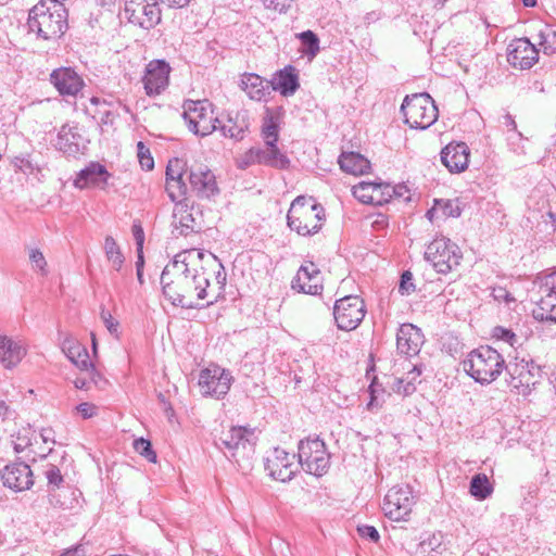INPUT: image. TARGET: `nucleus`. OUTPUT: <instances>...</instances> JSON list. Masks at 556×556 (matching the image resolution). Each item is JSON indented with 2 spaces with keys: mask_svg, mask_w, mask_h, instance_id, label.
<instances>
[{
  "mask_svg": "<svg viewBox=\"0 0 556 556\" xmlns=\"http://www.w3.org/2000/svg\"><path fill=\"white\" fill-rule=\"evenodd\" d=\"M45 476L48 480V483L53 486H60L63 482V477L61 475L60 469L55 465H48Z\"/></svg>",
  "mask_w": 556,
  "mask_h": 556,
  "instance_id": "obj_54",
  "label": "nucleus"
},
{
  "mask_svg": "<svg viewBox=\"0 0 556 556\" xmlns=\"http://www.w3.org/2000/svg\"><path fill=\"white\" fill-rule=\"evenodd\" d=\"M375 181H361L356 186L352 188L353 195L362 203L368 204V201H366V198L362 197V193L365 195L371 194V188L367 187H374Z\"/></svg>",
  "mask_w": 556,
  "mask_h": 556,
  "instance_id": "obj_52",
  "label": "nucleus"
},
{
  "mask_svg": "<svg viewBox=\"0 0 556 556\" xmlns=\"http://www.w3.org/2000/svg\"><path fill=\"white\" fill-rule=\"evenodd\" d=\"M101 319L103 324L105 325L108 331L114 336L116 339L119 338V323L114 319V317L111 315L109 311L102 309L101 311Z\"/></svg>",
  "mask_w": 556,
  "mask_h": 556,
  "instance_id": "obj_51",
  "label": "nucleus"
},
{
  "mask_svg": "<svg viewBox=\"0 0 556 556\" xmlns=\"http://www.w3.org/2000/svg\"><path fill=\"white\" fill-rule=\"evenodd\" d=\"M339 164L343 172L352 175H364L370 169V163L359 153L344 152L339 157Z\"/></svg>",
  "mask_w": 556,
  "mask_h": 556,
  "instance_id": "obj_32",
  "label": "nucleus"
},
{
  "mask_svg": "<svg viewBox=\"0 0 556 556\" xmlns=\"http://www.w3.org/2000/svg\"><path fill=\"white\" fill-rule=\"evenodd\" d=\"M415 290V286L413 283V275L410 271H404L401 276L399 292L401 294H409Z\"/></svg>",
  "mask_w": 556,
  "mask_h": 556,
  "instance_id": "obj_55",
  "label": "nucleus"
},
{
  "mask_svg": "<svg viewBox=\"0 0 556 556\" xmlns=\"http://www.w3.org/2000/svg\"><path fill=\"white\" fill-rule=\"evenodd\" d=\"M401 111L410 128L427 129L438 119V108L427 93L406 96Z\"/></svg>",
  "mask_w": 556,
  "mask_h": 556,
  "instance_id": "obj_6",
  "label": "nucleus"
},
{
  "mask_svg": "<svg viewBox=\"0 0 556 556\" xmlns=\"http://www.w3.org/2000/svg\"><path fill=\"white\" fill-rule=\"evenodd\" d=\"M185 166L180 159L170 160L166 167V179H182Z\"/></svg>",
  "mask_w": 556,
  "mask_h": 556,
  "instance_id": "obj_47",
  "label": "nucleus"
},
{
  "mask_svg": "<svg viewBox=\"0 0 556 556\" xmlns=\"http://www.w3.org/2000/svg\"><path fill=\"white\" fill-rule=\"evenodd\" d=\"M416 498L409 485H395L384 496L382 509L393 521L406 520L410 515Z\"/></svg>",
  "mask_w": 556,
  "mask_h": 556,
  "instance_id": "obj_12",
  "label": "nucleus"
},
{
  "mask_svg": "<svg viewBox=\"0 0 556 556\" xmlns=\"http://www.w3.org/2000/svg\"><path fill=\"white\" fill-rule=\"evenodd\" d=\"M30 434V429H24L17 433L16 439L13 441V448L16 453H22L31 446Z\"/></svg>",
  "mask_w": 556,
  "mask_h": 556,
  "instance_id": "obj_48",
  "label": "nucleus"
},
{
  "mask_svg": "<svg viewBox=\"0 0 556 556\" xmlns=\"http://www.w3.org/2000/svg\"><path fill=\"white\" fill-rule=\"evenodd\" d=\"M254 433L244 427H231L222 433L216 446L229 459H232L240 467L249 464L254 454Z\"/></svg>",
  "mask_w": 556,
  "mask_h": 556,
  "instance_id": "obj_5",
  "label": "nucleus"
},
{
  "mask_svg": "<svg viewBox=\"0 0 556 556\" xmlns=\"http://www.w3.org/2000/svg\"><path fill=\"white\" fill-rule=\"evenodd\" d=\"M224 137H229L236 140L243 139L245 131L248 130V125L244 121L238 123L232 118H229L226 124H223L219 127Z\"/></svg>",
  "mask_w": 556,
  "mask_h": 556,
  "instance_id": "obj_42",
  "label": "nucleus"
},
{
  "mask_svg": "<svg viewBox=\"0 0 556 556\" xmlns=\"http://www.w3.org/2000/svg\"><path fill=\"white\" fill-rule=\"evenodd\" d=\"M280 116L278 113L266 110L261 127V136L264 143H277L279 140Z\"/></svg>",
  "mask_w": 556,
  "mask_h": 556,
  "instance_id": "obj_33",
  "label": "nucleus"
},
{
  "mask_svg": "<svg viewBox=\"0 0 556 556\" xmlns=\"http://www.w3.org/2000/svg\"><path fill=\"white\" fill-rule=\"evenodd\" d=\"M371 188V194L365 195L366 201H368V204L372 205H383L384 203H388L394 194L393 186L386 182H374V187ZM362 197L364 198V194L362 193Z\"/></svg>",
  "mask_w": 556,
  "mask_h": 556,
  "instance_id": "obj_38",
  "label": "nucleus"
},
{
  "mask_svg": "<svg viewBox=\"0 0 556 556\" xmlns=\"http://www.w3.org/2000/svg\"><path fill=\"white\" fill-rule=\"evenodd\" d=\"M198 213V211H194L193 207H189L185 203H176L173 212V227L182 236L201 230V222L195 216Z\"/></svg>",
  "mask_w": 556,
  "mask_h": 556,
  "instance_id": "obj_25",
  "label": "nucleus"
},
{
  "mask_svg": "<svg viewBox=\"0 0 556 556\" xmlns=\"http://www.w3.org/2000/svg\"><path fill=\"white\" fill-rule=\"evenodd\" d=\"M29 261H30L34 269H37L42 275L47 274V269H46L47 261L40 250L31 249L29 251Z\"/></svg>",
  "mask_w": 556,
  "mask_h": 556,
  "instance_id": "obj_50",
  "label": "nucleus"
},
{
  "mask_svg": "<svg viewBox=\"0 0 556 556\" xmlns=\"http://www.w3.org/2000/svg\"><path fill=\"white\" fill-rule=\"evenodd\" d=\"M134 448L138 454L147 458L149 462H156V454L153 451L151 442L149 440H146L143 438L136 439L134 441Z\"/></svg>",
  "mask_w": 556,
  "mask_h": 556,
  "instance_id": "obj_44",
  "label": "nucleus"
},
{
  "mask_svg": "<svg viewBox=\"0 0 556 556\" xmlns=\"http://www.w3.org/2000/svg\"><path fill=\"white\" fill-rule=\"evenodd\" d=\"M470 150L463 141H453L441 151V162L450 173L458 174L467 169Z\"/></svg>",
  "mask_w": 556,
  "mask_h": 556,
  "instance_id": "obj_21",
  "label": "nucleus"
},
{
  "mask_svg": "<svg viewBox=\"0 0 556 556\" xmlns=\"http://www.w3.org/2000/svg\"><path fill=\"white\" fill-rule=\"evenodd\" d=\"M166 191L172 201H177L187 193L184 179H166Z\"/></svg>",
  "mask_w": 556,
  "mask_h": 556,
  "instance_id": "obj_43",
  "label": "nucleus"
},
{
  "mask_svg": "<svg viewBox=\"0 0 556 556\" xmlns=\"http://www.w3.org/2000/svg\"><path fill=\"white\" fill-rule=\"evenodd\" d=\"M125 15L129 23L150 29L161 21V10L156 0H127Z\"/></svg>",
  "mask_w": 556,
  "mask_h": 556,
  "instance_id": "obj_15",
  "label": "nucleus"
},
{
  "mask_svg": "<svg viewBox=\"0 0 556 556\" xmlns=\"http://www.w3.org/2000/svg\"><path fill=\"white\" fill-rule=\"evenodd\" d=\"M422 370V365H413L412 369L408 370L405 380L412 381L416 386V381L421 376Z\"/></svg>",
  "mask_w": 556,
  "mask_h": 556,
  "instance_id": "obj_60",
  "label": "nucleus"
},
{
  "mask_svg": "<svg viewBox=\"0 0 556 556\" xmlns=\"http://www.w3.org/2000/svg\"><path fill=\"white\" fill-rule=\"evenodd\" d=\"M103 249L106 260L109 261L111 266L115 270L119 271L124 265L125 257L121 251L119 245L112 236L105 237Z\"/></svg>",
  "mask_w": 556,
  "mask_h": 556,
  "instance_id": "obj_40",
  "label": "nucleus"
},
{
  "mask_svg": "<svg viewBox=\"0 0 556 556\" xmlns=\"http://www.w3.org/2000/svg\"><path fill=\"white\" fill-rule=\"evenodd\" d=\"M299 464L306 472L316 477L325 475L330 465V455L319 438L301 440L298 447Z\"/></svg>",
  "mask_w": 556,
  "mask_h": 556,
  "instance_id": "obj_9",
  "label": "nucleus"
},
{
  "mask_svg": "<svg viewBox=\"0 0 556 556\" xmlns=\"http://www.w3.org/2000/svg\"><path fill=\"white\" fill-rule=\"evenodd\" d=\"M11 163L15 172H21L26 176H35L40 180L39 175L42 172V166L31 154L16 155L12 159Z\"/></svg>",
  "mask_w": 556,
  "mask_h": 556,
  "instance_id": "obj_36",
  "label": "nucleus"
},
{
  "mask_svg": "<svg viewBox=\"0 0 556 556\" xmlns=\"http://www.w3.org/2000/svg\"><path fill=\"white\" fill-rule=\"evenodd\" d=\"M62 351L66 357L81 371L91 366L90 356L85 345L75 339H65L62 344Z\"/></svg>",
  "mask_w": 556,
  "mask_h": 556,
  "instance_id": "obj_30",
  "label": "nucleus"
},
{
  "mask_svg": "<svg viewBox=\"0 0 556 556\" xmlns=\"http://www.w3.org/2000/svg\"><path fill=\"white\" fill-rule=\"evenodd\" d=\"M79 138L75 127L63 125L58 134L56 146L65 153H76L79 150Z\"/></svg>",
  "mask_w": 556,
  "mask_h": 556,
  "instance_id": "obj_34",
  "label": "nucleus"
},
{
  "mask_svg": "<svg viewBox=\"0 0 556 556\" xmlns=\"http://www.w3.org/2000/svg\"><path fill=\"white\" fill-rule=\"evenodd\" d=\"M325 210L313 198L299 195L287 214L288 226L301 236H311L321 229Z\"/></svg>",
  "mask_w": 556,
  "mask_h": 556,
  "instance_id": "obj_4",
  "label": "nucleus"
},
{
  "mask_svg": "<svg viewBox=\"0 0 556 556\" xmlns=\"http://www.w3.org/2000/svg\"><path fill=\"white\" fill-rule=\"evenodd\" d=\"M425 258L439 274H448L460 264L463 253L459 247L446 237L433 239L427 247Z\"/></svg>",
  "mask_w": 556,
  "mask_h": 556,
  "instance_id": "obj_8",
  "label": "nucleus"
},
{
  "mask_svg": "<svg viewBox=\"0 0 556 556\" xmlns=\"http://www.w3.org/2000/svg\"><path fill=\"white\" fill-rule=\"evenodd\" d=\"M393 190H394L393 197L403 198L405 201L409 200V195H408L409 190L407 189L406 186L399 185V186L393 187Z\"/></svg>",
  "mask_w": 556,
  "mask_h": 556,
  "instance_id": "obj_63",
  "label": "nucleus"
},
{
  "mask_svg": "<svg viewBox=\"0 0 556 556\" xmlns=\"http://www.w3.org/2000/svg\"><path fill=\"white\" fill-rule=\"evenodd\" d=\"M77 412L84 417V418H91L96 415L97 407L91 403H80L77 407Z\"/></svg>",
  "mask_w": 556,
  "mask_h": 556,
  "instance_id": "obj_59",
  "label": "nucleus"
},
{
  "mask_svg": "<svg viewBox=\"0 0 556 556\" xmlns=\"http://www.w3.org/2000/svg\"><path fill=\"white\" fill-rule=\"evenodd\" d=\"M73 382L75 388L80 390H88L91 384V381L89 380V377L86 375V372L77 377Z\"/></svg>",
  "mask_w": 556,
  "mask_h": 556,
  "instance_id": "obj_61",
  "label": "nucleus"
},
{
  "mask_svg": "<svg viewBox=\"0 0 556 556\" xmlns=\"http://www.w3.org/2000/svg\"><path fill=\"white\" fill-rule=\"evenodd\" d=\"M539 279L545 281V287L548 288V290L556 289V271L539 277Z\"/></svg>",
  "mask_w": 556,
  "mask_h": 556,
  "instance_id": "obj_62",
  "label": "nucleus"
},
{
  "mask_svg": "<svg viewBox=\"0 0 556 556\" xmlns=\"http://www.w3.org/2000/svg\"><path fill=\"white\" fill-rule=\"evenodd\" d=\"M3 485L15 491L22 492L33 486V471L26 463L16 462L7 465L1 473Z\"/></svg>",
  "mask_w": 556,
  "mask_h": 556,
  "instance_id": "obj_19",
  "label": "nucleus"
},
{
  "mask_svg": "<svg viewBox=\"0 0 556 556\" xmlns=\"http://www.w3.org/2000/svg\"><path fill=\"white\" fill-rule=\"evenodd\" d=\"M295 456L283 448L275 447L266 457L265 468L275 480L290 481L298 470L294 463Z\"/></svg>",
  "mask_w": 556,
  "mask_h": 556,
  "instance_id": "obj_16",
  "label": "nucleus"
},
{
  "mask_svg": "<svg viewBox=\"0 0 556 556\" xmlns=\"http://www.w3.org/2000/svg\"><path fill=\"white\" fill-rule=\"evenodd\" d=\"M109 173L106 168L99 163H91L81 169L75 181L74 186L84 189L89 186H102L108 181Z\"/></svg>",
  "mask_w": 556,
  "mask_h": 556,
  "instance_id": "obj_28",
  "label": "nucleus"
},
{
  "mask_svg": "<svg viewBox=\"0 0 556 556\" xmlns=\"http://www.w3.org/2000/svg\"><path fill=\"white\" fill-rule=\"evenodd\" d=\"M357 532L362 538L368 539L371 542H378V540L380 538L377 529L375 527L368 526V525L358 526Z\"/></svg>",
  "mask_w": 556,
  "mask_h": 556,
  "instance_id": "obj_56",
  "label": "nucleus"
},
{
  "mask_svg": "<svg viewBox=\"0 0 556 556\" xmlns=\"http://www.w3.org/2000/svg\"><path fill=\"white\" fill-rule=\"evenodd\" d=\"M238 167L245 169L252 165H263L276 169H287L290 160L277 146V143H264L263 147H252L237 161Z\"/></svg>",
  "mask_w": 556,
  "mask_h": 556,
  "instance_id": "obj_10",
  "label": "nucleus"
},
{
  "mask_svg": "<svg viewBox=\"0 0 556 556\" xmlns=\"http://www.w3.org/2000/svg\"><path fill=\"white\" fill-rule=\"evenodd\" d=\"M25 353L26 350L20 342L0 334V362L5 368L15 367Z\"/></svg>",
  "mask_w": 556,
  "mask_h": 556,
  "instance_id": "obj_29",
  "label": "nucleus"
},
{
  "mask_svg": "<svg viewBox=\"0 0 556 556\" xmlns=\"http://www.w3.org/2000/svg\"><path fill=\"white\" fill-rule=\"evenodd\" d=\"M504 368L509 376L508 384L523 395H527L539 382L540 367L527 356H515Z\"/></svg>",
  "mask_w": 556,
  "mask_h": 556,
  "instance_id": "obj_11",
  "label": "nucleus"
},
{
  "mask_svg": "<svg viewBox=\"0 0 556 556\" xmlns=\"http://www.w3.org/2000/svg\"><path fill=\"white\" fill-rule=\"evenodd\" d=\"M462 213L457 200H435L434 205L427 212V217L433 220L434 217H458Z\"/></svg>",
  "mask_w": 556,
  "mask_h": 556,
  "instance_id": "obj_37",
  "label": "nucleus"
},
{
  "mask_svg": "<svg viewBox=\"0 0 556 556\" xmlns=\"http://www.w3.org/2000/svg\"><path fill=\"white\" fill-rule=\"evenodd\" d=\"M266 9L278 13H286L292 5L293 0H262Z\"/></svg>",
  "mask_w": 556,
  "mask_h": 556,
  "instance_id": "obj_53",
  "label": "nucleus"
},
{
  "mask_svg": "<svg viewBox=\"0 0 556 556\" xmlns=\"http://www.w3.org/2000/svg\"><path fill=\"white\" fill-rule=\"evenodd\" d=\"M182 116L188 129L197 136L205 137L218 129L219 121L214 114L213 104L207 100H187Z\"/></svg>",
  "mask_w": 556,
  "mask_h": 556,
  "instance_id": "obj_7",
  "label": "nucleus"
},
{
  "mask_svg": "<svg viewBox=\"0 0 556 556\" xmlns=\"http://www.w3.org/2000/svg\"><path fill=\"white\" fill-rule=\"evenodd\" d=\"M132 236L136 241L137 245V252H141L143 250V242H144V232L139 223H134L132 227Z\"/></svg>",
  "mask_w": 556,
  "mask_h": 556,
  "instance_id": "obj_57",
  "label": "nucleus"
},
{
  "mask_svg": "<svg viewBox=\"0 0 556 556\" xmlns=\"http://www.w3.org/2000/svg\"><path fill=\"white\" fill-rule=\"evenodd\" d=\"M50 81L62 96L76 97L84 87L83 78L71 67H60L50 74Z\"/></svg>",
  "mask_w": 556,
  "mask_h": 556,
  "instance_id": "obj_22",
  "label": "nucleus"
},
{
  "mask_svg": "<svg viewBox=\"0 0 556 556\" xmlns=\"http://www.w3.org/2000/svg\"><path fill=\"white\" fill-rule=\"evenodd\" d=\"M492 337L498 341L508 343L511 348L518 344V337L510 329L496 326L492 330Z\"/></svg>",
  "mask_w": 556,
  "mask_h": 556,
  "instance_id": "obj_45",
  "label": "nucleus"
},
{
  "mask_svg": "<svg viewBox=\"0 0 556 556\" xmlns=\"http://www.w3.org/2000/svg\"><path fill=\"white\" fill-rule=\"evenodd\" d=\"M415 390L416 386L405 378H396L392 383V391L404 396L414 393Z\"/></svg>",
  "mask_w": 556,
  "mask_h": 556,
  "instance_id": "obj_49",
  "label": "nucleus"
},
{
  "mask_svg": "<svg viewBox=\"0 0 556 556\" xmlns=\"http://www.w3.org/2000/svg\"><path fill=\"white\" fill-rule=\"evenodd\" d=\"M40 438L45 443H54L53 431L51 429H42Z\"/></svg>",
  "mask_w": 556,
  "mask_h": 556,
  "instance_id": "obj_64",
  "label": "nucleus"
},
{
  "mask_svg": "<svg viewBox=\"0 0 556 556\" xmlns=\"http://www.w3.org/2000/svg\"><path fill=\"white\" fill-rule=\"evenodd\" d=\"M505 361L488 345L472 350L463 362L464 370L481 384H489L503 372Z\"/></svg>",
  "mask_w": 556,
  "mask_h": 556,
  "instance_id": "obj_3",
  "label": "nucleus"
},
{
  "mask_svg": "<svg viewBox=\"0 0 556 556\" xmlns=\"http://www.w3.org/2000/svg\"><path fill=\"white\" fill-rule=\"evenodd\" d=\"M539 58V50L528 38L514 39L507 48L508 63L519 70L531 68Z\"/></svg>",
  "mask_w": 556,
  "mask_h": 556,
  "instance_id": "obj_17",
  "label": "nucleus"
},
{
  "mask_svg": "<svg viewBox=\"0 0 556 556\" xmlns=\"http://www.w3.org/2000/svg\"><path fill=\"white\" fill-rule=\"evenodd\" d=\"M424 343L419 328L412 324H403L396 334V348L401 354L413 356L418 354Z\"/></svg>",
  "mask_w": 556,
  "mask_h": 556,
  "instance_id": "obj_24",
  "label": "nucleus"
},
{
  "mask_svg": "<svg viewBox=\"0 0 556 556\" xmlns=\"http://www.w3.org/2000/svg\"><path fill=\"white\" fill-rule=\"evenodd\" d=\"M470 494L479 501L488 498L493 493V485L484 473H477L471 478Z\"/></svg>",
  "mask_w": 556,
  "mask_h": 556,
  "instance_id": "obj_39",
  "label": "nucleus"
},
{
  "mask_svg": "<svg viewBox=\"0 0 556 556\" xmlns=\"http://www.w3.org/2000/svg\"><path fill=\"white\" fill-rule=\"evenodd\" d=\"M29 30L45 40L60 38L67 28V13L58 0H41L28 15Z\"/></svg>",
  "mask_w": 556,
  "mask_h": 556,
  "instance_id": "obj_2",
  "label": "nucleus"
},
{
  "mask_svg": "<svg viewBox=\"0 0 556 556\" xmlns=\"http://www.w3.org/2000/svg\"><path fill=\"white\" fill-rule=\"evenodd\" d=\"M293 290L306 294H318L323 290L321 273L313 262H305L291 282Z\"/></svg>",
  "mask_w": 556,
  "mask_h": 556,
  "instance_id": "obj_20",
  "label": "nucleus"
},
{
  "mask_svg": "<svg viewBox=\"0 0 556 556\" xmlns=\"http://www.w3.org/2000/svg\"><path fill=\"white\" fill-rule=\"evenodd\" d=\"M536 45L540 50L547 55L556 52V27L548 24H541L536 36Z\"/></svg>",
  "mask_w": 556,
  "mask_h": 556,
  "instance_id": "obj_35",
  "label": "nucleus"
},
{
  "mask_svg": "<svg viewBox=\"0 0 556 556\" xmlns=\"http://www.w3.org/2000/svg\"><path fill=\"white\" fill-rule=\"evenodd\" d=\"M189 182L197 197L208 199L218 193L215 175L205 166L192 168L189 174Z\"/></svg>",
  "mask_w": 556,
  "mask_h": 556,
  "instance_id": "obj_23",
  "label": "nucleus"
},
{
  "mask_svg": "<svg viewBox=\"0 0 556 556\" xmlns=\"http://www.w3.org/2000/svg\"><path fill=\"white\" fill-rule=\"evenodd\" d=\"M83 372H86L91 383H93L97 387H101L103 383L106 382L101 376V374L97 371L92 363L91 366H89L88 369H85Z\"/></svg>",
  "mask_w": 556,
  "mask_h": 556,
  "instance_id": "obj_58",
  "label": "nucleus"
},
{
  "mask_svg": "<svg viewBox=\"0 0 556 556\" xmlns=\"http://www.w3.org/2000/svg\"><path fill=\"white\" fill-rule=\"evenodd\" d=\"M241 88L247 96L254 101H263L270 94V81L263 79L257 74L245 73L241 78Z\"/></svg>",
  "mask_w": 556,
  "mask_h": 556,
  "instance_id": "obj_27",
  "label": "nucleus"
},
{
  "mask_svg": "<svg viewBox=\"0 0 556 556\" xmlns=\"http://www.w3.org/2000/svg\"><path fill=\"white\" fill-rule=\"evenodd\" d=\"M538 293L540 299L536 302V308L533 311V315L540 320H549L556 323V289L545 287V281L538 278Z\"/></svg>",
  "mask_w": 556,
  "mask_h": 556,
  "instance_id": "obj_26",
  "label": "nucleus"
},
{
  "mask_svg": "<svg viewBox=\"0 0 556 556\" xmlns=\"http://www.w3.org/2000/svg\"><path fill=\"white\" fill-rule=\"evenodd\" d=\"M364 301L357 295H348L334 304L333 315L337 326L341 330L355 329L365 317Z\"/></svg>",
  "mask_w": 556,
  "mask_h": 556,
  "instance_id": "obj_13",
  "label": "nucleus"
},
{
  "mask_svg": "<svg viewBox=\"0 0 556 556\" xmlns=\"http://www.w3.org/2000/svg\"><path fill=\"white\" fill-rule=\"evenodd\" d=\"M232 376L230 371L211 365L200 371L199 387L202 395L215 399L224 397L230 390Z\"/></svg>",
  "mask_w": 556,
  "mask_h": 556,
  "instance_id": "obj_14",
  "label": "nucleus"
},
{
  "mask_svg": "<svg viewBox=\"0 0 556 556\" xmlns=\"http://www.w3.org/2000/svg\"><path fill=\"white\" fill-rule=\"evenodd\" d=\"M137 155L139 163L143 169L151 170L154 167V161L150 149L142 141L137 143Z\"/></svg>",
  "mask_w": 556,
  "mask_h": 556,
  "instance_id": "obj_46",
  "label": "nucleus"
},
{
  "mask_svg": "<svg viewBox=\"0 0 556 556\" xmlns=\"http://www.w3.org/2000/svg\"><path fill=\"white\" fill-rule=\"evenodd\" d=\"M303 45L302 52L308 56L309 60L314 59L319 52V39L312 30H305L296 35Z\"/></svg>",
  "mask_w": 556,
  "mask_h": 556,
  "instance_id": "obj_41",
  "label": "nucleus"
},
{
  "mask_svg": "<svg viewBox=\"0 0 556 556\" xmlns=\"http://www.w3.org/2000/svg\"><path fill=\"white\" fill-rule=\"evenodd\" d=\"M169 65L163 60H153L146 67L143 87L148 96L160 94L168 85Z\"/></svg>",
  "mask_w": 556,
  "mask_h": 556,
  "instance_id": "obj_18",
  "label": "nucleus"
},
{
  "mask_svg": "<svg viewBox=\"0 0 556 556\" xmlns=\"http://www.w3.org/2000/svg\"><path fill=\"white\" fill-rule=\"evenodd\" d=\"M215 276L218 294L226 286V273L219 260L210 252L190 249L179 252L163 269L161 283L164 295L181 307H195L197 301L210 298Z\"/></svg>",
  "mask_w": 556,
  "mask_h": 556,
  "instance_id": "obj_1",
  "label": "nucleus"
},
{
  "mask_svg": "<svg viewBox=\"0 0 556 556\" xmlns=\"http://www.w3.org/2000/svg\"><path fill=\"white\" fill-rule=\"evenodd\" d=\"M271 90H279L283 96L293 94L299 88L298 75L292 66L279 71L270 80Z\"/></svg>",
  "mask_w": 556,
  "mask_h": 556,
  "instance_id": "obj_31",
  "label": "nucleus"
}]
</instances>
